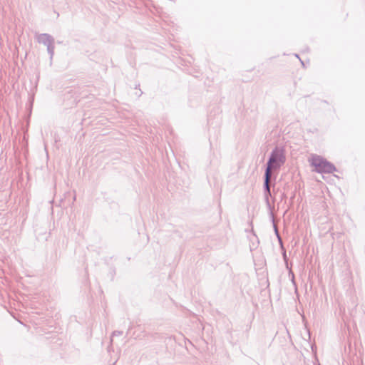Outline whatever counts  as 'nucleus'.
Here are the masks:
<instances>
[{
	"label": "nucleus",
	"instance_id": "7",
	"mask_svg": "<svg viewBox=\"0 0 365 365\" xmlns=\"http://www.w3.org/2000/svg\"><path fill=\"white\" fill-rule=\"evenodd\" d=\"M274 229H275L276 234L278 235L277 229L275 226H274ZM277 237L279 238V235H277Z\"/></svg>",
	"mask_w": 365,
	"mask_h": 365
},
{
	"label": "nucleus",
	"instance_id": "3",
	"mask_svg": "<svg viewBox=\"0 0 365 365\" xmlns=\"http://www.w3.org/2000/svg\"><path fill=\"white\" fill-rule=\"evenodd\" d=\"M36 38L39 43L43 44L47 47V51L51 60L54 55L55 48L53 37L48 34H41L37 35Z\"/></svg>",
	"mask_w": 365,
	"mask_h": 365
},
{
	"label": "nucleus",
	"instance_id": "1",
	"mask_svg": "<svg viewBox=\"0 0 365 365\" xmlns=\"http://www.w3.org/2000/svg\"><path fill=\"white\" fill-rule=\"evenodd\" d=\"M285 162L286 155L284 150L281 147H276L270 153L267 163L265 173L272 175L273 172L279 170Z\"/></svg>",
	"mask_w": 365,
	"mask_h": 365
},
{
	"label": "nucleus",
	"instance_id": "5",
	"mask_svg": "<svg viewBox=\"0 0 365 365\" xmlns=\"http://www.w3.org/2000/svg\"><path fill=\"white\" fill-rule=\"evenodd\" d=\"M253 238L255 240H252V245L250 246L251 247V249H256L259 243V240L257 238V237L256 236V235L255 233H253Z\"/></svg>",
	"mask_w": 365,
	"mask_h": 365
},
{
	"label": "nucleus",
	"instance_id": "2",
	"mask_svg": "<svg viewBox=\"0 0 365 365\" xmlns=\"http://www.w3.org/2000/svg\"><path fill=\"white\" fill-rule=\"evenodd\" d=\"M310 162L317 173H331L336 170V168L333 164L319 155H312Z\"/></svg>",
	"mask_w": 365,
	"mask_h": 365
},
{
	"label": "nucleus",
	"instance_id": "4",
	"mask_svg": "<svg viewBox=\"0 0 365 365\" xmlns=\"http://www.w3.org/2000/svg\"><path fill=\"white\" fill-rule=\"evenodd\" d=\"M272 174L264 173V188L265 191L264 195L267 202H269V196L271 195L269 183L272 178Z\"/></svg>",
	"mask_w": 365,
	"mask_h": 365
},
{
	"label": "nucleus",
	"instance_id": "6",
	"mask_svg": "<svg viewBox=\"0 0 365 365\" xmlns=\"http://www.w3.org/2000/svg\"><path fill=\"white\" fill-rule=\"evenodd\" d=\"M122 334H123V331H114L112 334V336H120Z\"/></svg>",
	"mask_w": 365,
	"mask_h": 365
}]
</instances>
